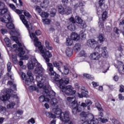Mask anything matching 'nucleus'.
Listing matches in <instances>:
<instances>
[{"instance_id": "obj_48", "label": "nucleus", "mask_w": 124, "mask_h": 124, "mask_svg": "<svg viewBox=\"0 0 124 124\" xmlns=\"http://www.w3.org/2000/svg\"><path fill=\"white\" fill-rule=\"evenodd\" d=\"M1 10L0 14L1 15H3V14H5V13H6L8 11L7 9L4 8H3V9H2V10Z\"/></svg>"}, {"instance_id": "obj_37", "label": "nucleus", "mask_w": 124, "mask_h": 124, "mask_svg": "<svg viewBox=\"0 0 124 124\" xmlns=\"http://www.w3.org/2000/svg\"><path fill=\"white\" fill-rule=\"evenodd\" d=\"M56 13H57V10H56V9H51L50 13V17H55V16H56Z\"/></svg>"}, {"instance_id": "obj_63", "label": "nucleus", "mask_w": 124, "mask_h": 124, "mask_svg": "<svg viewBox=\"0 0 124 124\" xmlns=\"http://www.w3.org/2000/svg\"><path fill=\"white\" fill-rule=\"evenodd\" d=\"M120 30L119 29H118V28L117 27H115L114 28V31L115 33H117V34H119V31Z\"/></svg>"}, {"instance_id": "obj_21", "label": "nucleus", "mask_w": 124, "mask_h": 124, "mask_svg": "<svg viewBox=\"0 0 124 124\" xmlns=\"http://www.w3.org/2000/svg\"><path fill=\"white\" fill-rule=\"evenodd\" d=\"M80 115L82 117L86 118L87 120L89 119L90 118H93V114L88 112H82L80 113Z\"/></svg>"}, {"instance_id": "obj_33", "label": "nucleus", "mask_w": 124, "mask_h": 124, "mask_svg": "<svg viewBox=\"0 0 124 124\" xmlns=\"http://www.w3.org/2000/svg\"><path fill=\"white\" fill-rule=\"evenodd\" d=\"M73 43V40L72 39H70L69 38L66 39V45L67 46H71Z\"/></svg>"}, {"instance_id": "obj_60", "label": "nucleus", "mask_w": 124, "mask_h": 124, "mask_svg": "<svg viewBox=\"0 0 124 124\" xmlns=\"http://www.w3.org/2000/svg\"><path fill=\"white\" fill-rule=\"evenodd\" d=\"M28 124H29V123H31V124H35V121L33 118H31L30 120L28 121Z\"/></svg>"}, {"instance_id": "obj_24", "label": "nucleus", "mask_w": 124, "mask_h": 124, "mask_svg": "<svg viewBox=\"0 0 124 124\" xmlns=\"http://www.w3.org/2000/svg\"><path fill=\"white\" fill-rule=\"evenodd\" d=\"M71 38L72 39V40H75V41H78L79 39H80V37L78 35V34L76 33H73L71 35Z\"/></svg>"}, {"instance_id": "obj_28", "label": "nucleus", "mask_w": 124, "mask_h": 124, "mask_svg": "<svg viewBox=\"0 0 124 124\" xmlns=\"http://www.w3.org/2000/svg\"><path fill=\"white\" fill-rule=\"evenodd\" d=\"M62 64V62H53V65L55 67H57L58 70L60 71V72H62V70L61 69V65Z\"/></svg>"}, {"instance_id": "obj_59", "label": "nucleus", "mask_w": 124, "mask_h": 124, "mask_svg": "<svg viewBox=\"0 0 124 124\" xmlns=\"http://www.w3.org/2000/svg\"><path fill=\"white\" fill-rule=\"evenodd\" d=\"M85 55H86V52H85L84 50H81L79 53L80 57H83V56H85Z\"/></svg>"}, {"instance_id": "obj_4", "label": "nucleus", "mask_w": 124, "mask_h": 124, "mask_svg": "<svg viewBox=\"0 0 124 124\" xmlns=\"http://www.w3.org/2000/svg\"><path fill=\"white\" fill-rule=\"evenodd\" d=\"M45 83L46 82L44 83V86L42 87V88H39L43 89L44 91L43 92V94H44L45 96H47L48 98H50V99H51V98H53V96H55V95H56V93H55V92H54L53 91H49V90L47 89V87L49 86V83H48L47 85V84H45Z\"/></svg>"}, {"instance_id": "obj_49", "label": "nucleus", "mask_w": 124, "mask_h": 124, "mask_svg": "<svg viewBox=\"0 0 124 124\" xmlns=\"http://www.w3.org/2000/svg\"><path fill=\"white\" fill-rule=\"evenodd\" d=\"M12 58L14 63H15L16 64V63H17V58L16 57V56L13 55Z\"/></svg>"}, {"instance_id": "obj_8", "label": "nucleus", "mask_w": 124, "mask_h": 124, "mask_svg": "<svg viewBox=\"0 0 124 124\" xmlns=\"http://www.w3.org/2000/svg\"><path fill=\"white\" fill-rule=\"evenodd\" d=\"M87 45L89 47H91L93 49L95 48V50H98L99 52L100 51V46H97V42L93 39H91L87 41Z\"/></svg>"}, {"instance_id": "obj_12", "label": "nucleus", "mask_w": 124, "mask_h": 124, "mask_svg": "<svg viewBox=\"0 0 124 124\" xmlns=\"http://www.w3.org/2000/svg\"><path fill=\"white\" fill-rule=\"evenodd\" d=\"M35 61H37L34 57L32 56L31 57V61L29 62V63L28 64V67L29 69H33L34 67H36L35 66Z\"/></svg>"}, {"instance_id": "obj_10", "label": "nucleus", "mask_w": 124, "mask_h": 124, "mask_svg": "<svg viewBox=\"0 0 124 124\" xmlns=\"http://www.w3.org/2000/svg\"><path fill=\"white\" fill-rule=\"evenodd\" d=\"M75 24H76L75 20L74 18L71 17L69 18V22L68 23L69 26L68 29L71 31H74L76 30V27H75Z\"/></svg>"}, {"instance_id": "obj_19", "label": "nucleus", "mask_w": 124, "mask_h": 124, "mask_svg": "<svg viewBox=\"0 0 124 124\" xmlns=\"http://www.w3.org/2000/svg\"><path fill=\"white\" fill-rule=\"evenodd\" d=\"M39 100L40 102H49L50 101V98L47 96H45L44 94L39 97Z\"/></svg>"}, {"instance_id": "obj_50", "label": "nucleus", "mask_w": 124, "mask_h": 124, "mask_svg": "<svg viewBox=\"0 0 124 124\" xmlns=\"http://www.w3.org/2000/svg\"><path fill=\"white\" fill-rule=\"evenodd\" d=\"M99 120H100V121H101V123H103V124L107 123V122H108V119L105 118H99Z\"/></svg>"}, {"instance_id": "obj_64", "label": "nucleus", "mask_w": 124, "mask_h": 124, "mask_svg": "<svg viewBox=\"0 0 124 124\" xmlns=\"http://www.w3.org/2000/svg\"><path fill=\"white\" fill-rule=\"evenodd\" d=\"M62 2L63 4L65 5L67 4L69 2V1L68 0H62Z\"/></svg>"}, {"instance_id": "obj_7", "label": "nucleus", "mask_w": 124, "mask_h": 124, "mask_svg": "<svg viewBox=\"0 0 124 124\" xmlns=\"http://www.w3.org/2000/svg\"><path fill=\"white\" fill-rule=\"evenodd\" d=\"M47 68L49 69L50 73L49 74L53 78L54 81H59L60 80V76L54 71V68L53 64L51 63H47Z\"/></svg>"}, {"instance_id": "obj_29", "label": "nucleus", "mask_w": 124, "mask_h": 124, "mask_svg": "<svg viewBox=\"0 0 124 124\" xmlns=\"http://www.w3.org/2000/svg\"><path fill=\"white\" fill-rule=\"evenodd\" d=\"M74 51L77 53L78 51L81 50V44H76L73 47Z\"/></svg>"}, {"instance_id": "obj_23", "label": "nucleus", "mask_w": 124, "mask_h": 124, "mask_svg": "<svg viewBox=\"0 0 124 124\" xmlns=\"http://www.w3.org/2000/svg\"><path fill=\"white\" fill-rule=\"evenodd\" d=\"M49 0H43L41 3L40 5L42 8H46L49 5Z\"/></svg>"}, {"instance_id": "obj_40", "label": "nucleus", "mask_w": 124, "mask_h": 124, "mask_svg": "<svg viewBox=\"0 0 124 124\" xmlns=\"http://www.w3.org/2000/svg\"><path fill=\"white\" fill-rule=\"evenodd\" d=\"M99 40L100 43H102L104 40H105V38H104V35L102 34H100L99 35Z\"/></svg>"}, {"instance_id": "obj_14", "label": "nucleus", "mask_w": 124, "mask_h": 124, "mask_svg": "<svg viewBox=\"0 0 124 124\" xmlns=\"http://www.w3.org/2000/svg\"><path fill=\"white\" fill-rule=\"evenodd\" d=\"M74 20L76 23L80 25L81 29L86 28V24L83 23V20H82L81 17H79V16H76Z\"/></svg>"}, {"instance_id": "obj_2", "label": "nucleus", "mask_w": 124, "mask_h": 124, "mask_svg": "<svg viewBox=\"0 0 124 124\" xmlns=\"http://www.w3.org/2000/svg\"><path fill=\"white\" fill-rule=\"evenodd\" d=\"M55 81L59 82L61 91L62 93H65L67 95H73L76 93V91L73 90V88L71 85H66L69 84V78H66L63 79L59 78L58 81Z\"/></svg>"}, {"instance_id": "obj_13", "label": "nucleus", "mask_w": 124, "mask_h": 124, "mask_svg": "<svg viewBox=\"0 0 124 124\" xmlns=\"http://www.w3.org/2000/svg\"><path fill=\"white\" fill-rule=\"evenodd\" d=\"M45 51V53H42L43 54L42 55L43 58L46 60V62H50V59L49 58H51L52 57V54L50 53L48 50H46V49H44Z\"/></svg>"}, {"instance_id": "obj_55", "label": "nucleus", "mask_w": 124, "mask_h": 124, "mask_svg": "<svg viewBox=\"0 0 124 124\" xmlns=\"http://www.w3.org/2000/svg\"><path fill=\"white\" fill-rule=\"evenodd\" d=\"M105 2V0H99V5L100 6H102L103 5V4Z\"/></svg>"}, {"instance_id": "obj_17", "label": "nucleus", "mask_w": 124, "mask_h": 124, "mask_svg": "<svg viewBox=\"0 0 124 124\" xmlns=\"http://www.w3.org/2000/svg\"><path fill=\"white\" fill-rule=\"evenodd\" d=\"M34 45L36 47H38L39 51L41 54H44L45 53V50L43 49V46L41 45V42H36L34 43Z\"/></svg>"}, {"instance_id": "obj_36", "label": "nucleus", "mask_w": 124, "mask_h": 124, "mask_svg": "<svg viewBox=\"0 0 124 124\" xmlns=\"http://www.w3.org/2000/svg\"><path fill=\"white\" fill-rule=\"evenodd\" d=\"M4 41L5 42L7 47H10L11 46V43H10V39L8 38H5L4 39Z\"/></svg>"}, {"instance_id": "obj_22", "label": "nucleus", "mask_w": 124, "mask_h": 124, "mask_svg": "<svg viewBox=\"0 0 124 124\" xmlns=\"http://www.w3.org/2000/svg\"><path fill=\"white\" fill-rule=\"evenodd\" d=\"M77 94L80 98H83V97L88 98L89 96V95H88V91H82L81 94L77 93Z\"/></svg>"}, {"instance_id": "obj_30", "label": "nucleus", "mask_w": 124, "mask_h": 124, "mask_svg": "<svg viewBox=\"0 0 124 124\" xmlns=\"http://www.w3.org/2000/svg\"><path fill=\"white\" fill-rule=\"evenodd\" d=\"M10 96L9 94L7 93V94L3 95L0 97V99L2 101H6V100H8L9 99Z\"/></svg>"}, {"instance_id": "obj_31", "label": "nucleus", "mask_w": 124, "mask_h": 124, "mask_svg": "<svg viewBox=\"0 0 124 124\" xmlns=\"http://www.w3.org/2000/svg\"><path fill=\"white\" fill-rule=\"evenodd\" d=\"M63 73L65 74V75H68V73H69V69L68 68V66L67 65H64L63 66Z\"/></svg>"}, {"instance_id": "obj_9", "label": "nucleus", "mask_w": 124, "mask_h": 124, "mask_svg": "<svg viewBox=\"0 0 124 124\" xmlns=\"http://www.w3.org/2000/svg\"><path fill=\"white\" fill-rule=\"evenodd\" d=\"M58 12H59L60 14H62V15H63V14L68 15L71 13V8L69 7H66L64 8L62 5L58 6Z\"/></svg>"}, {"instance_id": "obj_5", "label": "nucleus", "mask_w": 124, "mask_h": 124, "mask_svg": "<svg viewBox=\"0 0 124 124\" xmlns=\"http://www.w3.org/2000/svg\"><path fill=\"white\" fill-rule=\"evenodd\" d=\"M1 21L3 23L7 24L6 27L8 29H10V30L14 29V24L12 23V19H11V17L9 14H6L5 16H3V18Z\"/></svg>"}, {"instance_id": "obj_16", "label": "nucleus", "mask_w": 124, "mask_h": 124, "mask_svg": "<svg viewBox=\"0 0 124 124\" xmlns=\"http://www.w3.org/2000/svg\"><path fill=\"white\" fill-rule=\"evenodd\" d=\"M90 58L93 61H98L100 59V54L97 52H93L90 55Z\"/></svg>"}, {"instance_id": "obj_54", "label": "nucleus", "mask_w": 124, "mask_h": 124, "mask_svg": "<svg viewBox=\"0 0 124 124\" xmlns=\"http://www.w3.org/2000/svg\"><path fill=\"white\" fill-rule=\"evenodd\" d=\"M6 111V108L0 106V112H5Z\"/></svg>"}, {"instance_id": "obj_11", "label": "nucleus", "mask_w": 124, "mask_h": 124, "mask_svg": "<svg viewBox=\"0 0 124 124\" xmlns=\"http://www.w3.org/2000/svg\"><path fill=\"white\" fill-rule=\"evenodd\" d=\"M18 51L19 52L18 56L19 57V58H21V60H28L29 59V56L28 55H25V51H24V49L22 47H19Z\"/></svg>"}, {"instance_id": "obj_20", "label": "nucleus", "mask_w": 124, "mask_h": 124, "mask_svg": "<svg viewBox=\"0 0 124 124\" xmlns=\"http://www.w3.org/2000/svg\"><path fill=\"white\" fill-rule=\"evenodd\" d=\"M102 50V52L101 55L103 58H107L108 57V52L107 51V47L106 46H104L101 47Z\"/></svg>"}, {"instance_id": "obj_51", "label": "nucleus", "mask_w": 124, "mask_h": 124, "mask_svg": "<svg viewBox=\"0 0 124 124\" xmlns=\"http://www.w3.org/2000/svg\"><path fill=\"white\" fill-rule=\"evenodd\" d=\"M35 10L37 11V12H38L39 14L41 13V9L40 7L38 6H35Z\"/></svg>"}, {"instance_id": "obj_41", "label": "nucleus", "mask_w": 124, "mask_h": 124, "mask_svg": "<svg viewBox=\"0 0 124 124\" xmlns=\"http://www.w3.org/2000/svg\"><path fill=\"white\" fill-rule=\"evenodd\" d=\"M27 78H30V79H31V80H34L33 77L32 76V73H31V72L28 71L27 72Z\"/></svg>"}, {"instance_id": "obj_47", "label": "nucleus", "mask_w": 124, "mask_h": 124, "mask_svg": "<svg viewBox=\"0 0 124 124\" xmlns=\"http://www.w3.org/2000/svg\"><path fill=\"white\" fill-rule=\"evenodd\" d=\"M12 67V64L10 62H9L7 64V70L8 72H10L11 71V68Z\"/></svg>"}, {"instance_id": "obj_53", "label": "nucleus", "mask_w": 124, "mask_h": 124, "mask_svg": "<svg viewBox=\"0 0 124 124\" xmlns=\"http://www.w3.org/2000/svg\"><path fill=\"white\" fill-rule=\"evenodd\" d=\"M80 37H81L83 39H86V37H87V35L84 33H80Z\"/></svg>"}, {"instance_id": "obj_34", "label": "nucleus", "mask_w": 124, "mask_h": 124, "mask_svg": "<svg viewBox=\"0 0 124 124\" xmlns=\"http://www.w3.org/2000/svg\"><path fill=\"white\" fill-rule=\"evenodd\" d=\"M67 100L70 103H72V102H75L76 101V97H68L67 98Z\"/></svg>"}, {"instance_id": "obj_25", "label": "nucleus", "mask_w": 124, "mask_h": 124, "mask_svg": "<svg viewBox=\"0 0 124 124\" xmlns=\"http://www.w3.org/2000/svg\"><path fill=\"white\" fill-rule=\"evenodd\" d=\"M92 104H93V102L91 101V100L87 99L85 100V103H82L80 106L85 108L88 106H91Z\"/></svg>"}, {"instance_id": "obj_61", "label": "nucleus", "mask_w": 124, "mask_h": 124, "mask_svg": "<svg viewBox=\"0 0 124 124\" xmlns=\"http://www.w3.org/2000/svg\"><path fill=\"white\" fill-rule=\"evenodd\" d=\"M83 76H84V77H86V78H87V79H91L92 77L90 75L87 74H84Z\"/></svg>"}, {"instance_id": "obj_26", "label": "nucleus", "mask_w": 124, "mask_h": 124, "mask_svg": "<svg viewBox=\"0 0 124 124\" xmlns=\"http://www.w3.org/2000/svg\"><path fill=\"white\" fill-rule=\"evenodd\" d=\"M19 17L23 23L26 26V27H27V28H28L29 25L28 24V21H27V19H25V16L21 15L19 16Z\"/></svg>"}, {"instance_id": "obj_42", "label": "nucleus", "mask_w": 124, "mask_h": 124, "mask_svg": "<svg viewBox=\"0 0 124 124\" xmlns=\"http://www.w3.org/2000/svg\"><path fill=\"white\" fill-rule=\"evenodd\" d=\"M40 15L43 18H47L49 16V14L46 12H43L41 13Z\"/></svg>"}, {"instance_id": "obj_46", "label": "nucleus", "mask_w": 124, "mask_h": 124, "mask_svg": "<svg viewBox=\"0 0 124 124\" xmlns=\"http://www.w3.org/2000/svg\"><path fill=\"white\" fill-rule=\"evenodd\" d=\"M45 44H46V48H47V49H48V50H52L53 49V48H52V47L50 46L49 42L46 41Z\"/></svg>"}, {"instance_id": "obj_57", "label": "nucleus", "mask_w": 124, "mask_h": 124, "mask_svg": "<svg viewBox=\"0 0 124 124\" xmlns=\"http://www.w3.org/2000/svg\"><path fill=\"white\" fill-rule=\"evenodd\" d=\"M119 92H120V93H124V85H121L120 86Z\"/></svg>"}, {"instance_id": "obj_43", "label": "nucleus", "mask_w": 124, "mask_h": 124, "mask_svg": "<svg viewBox=\"0 0 124 124\" xmlns=\"http://www.w3.org/2000/svg\"><path fill=\"white\" fill-rule=\"evenodd\" d=\"M22 11L23 12L22 13H24L25 16L26 17H28V18H31V14H30V13H29L26 10H22Z\"/></svg>"}, {"instance_id": "obj_15", "label": "nucleus", "mask_w": 124, "mask_h": 124, "mask_svg": "<svg viewBox=\"0 0 124 124\" xmlns=\"http://www.w3.org/2000/svg\"><path fill=\"white\" fill-rule=\"evenodd\" d=\"M101 68H103L105 71L103 72L104 73H106L107 70L109 69V65L108 63H107L105 61H100L99 62Z\"/></svg>"}, {"instance_id": "obj_38", "label": "nucleus", "mask_w": 124, "mask_h": 124, "mask_svg": "<svg viewBox=\"0 0 124 124\" xmlns=\"http://www.w3.org/2000/svg\"><path fill=\"white\" fill-rule=\"evenodd\" d=\"M29 89L30 90V91H31L32 92H33L34 91H35L36 92H37V93H38V92H39L38 88H37L35 86H30L29 87Z\"/></svg>"}, {"instance_id": "obj_39", "label": "nucleus", "mask_w": 124, "mask_h": 124, "mask_svg": "<svg viewBox=\"0 0 124 124\" xmlns=\"http://www.w3.org/2000/svg\"><path fill=\"white\" fill-rule=\"evenodd\" d=\"M15 105H16L15 102H12L7 106V108H8V109H9L10 108H11V109H13Z\"/></svg>"}, {"instance_id": "obj_45", "label": "nucleus", "mask_w": 124, "mask_h": 124, "mask_svg": "<svg viewBox=\"0 0 124 124\" xmlns=\"http://www.w3.org/2000/svg\"><path fill=\"white\" fill-rule=\"evenodd\" d=\"M107 18V12H104L102 16V19L103 21H104L106 20V18Z\"/></svg>"}, {"instance_id": "obj_1", "label": "nucleus", "mask_w": 124, "mask_h": 124, "mask_svg": "<svg viewBox=\"0 0 124 124\" xmlns=\"http://www.w3.org/2000/svg\"><path fill=\"white\" fill-rule=\"evenodd\" d=\"M35 61V65L36 68L34 70L35 74L39 75L36 77V80L37 82V86L39 88H42L44 86V83L48 85V81L47 80V78L43 75L44 73V69L42 67V66L37 62Z\"/></svg>"}, {"instance_id": "obj_56", "label": "nucleus", "mask_w": 124, "mask_h": 124, "mask_svg": "<svg viewBox=\"0 0 124 124\" xmlns=\"http://www.w3.org/2000/svg\"><path fill=\"white\" fill-rule=\"evenodd\" d=\"M10 39L11 40H13L14 41H17L18 40V38L16 36H12L10 37Z\"/></svg>"}, {"instance_id": "obj_62", "label": "nucleus", "mask_w": 124, "mask_h": 124, "mask_svg": "<svg viewBox=\"0 0 124 124\" xmlns=\"http://www.w3.org/2000/svg\"><path fill=\"white\" fill-rule=\"evenodd\" d=\"M74 9L76 10V9L79 8L80 7V6L79 5V4L76 3L75 5H74Z\"/></svg>"}, {"instance_id": "obj_44", "label": "nucleus", "mask_w": 124, "mask_h": 124, "mask_svg": "<svg viewBox=\"0 0 124 124\" xmlns=\"http://www.w3.org/2000/svg\"><path fill=\"white\" fill-rule=\"evenodd\" d=\"M95 106L96 108H97L98 110H99V111H102L103 110L102 108L101 107V105H100V104H99V103L98 102L96 103Z\"/></svg>"}, {"instance_id": "obj_18", "label": "nucleus", "mask_w": 124, "mask_h": 124, "mask_svg": "<svg viewBox=\"0 0 124 124\" xmlns=\"http://www.w3.org/2000/svg\"><path fill=\"white\" fill-rule=\"evenodd\" d=\"M88 120L89 124H98V120L94 118L93 115V117H90Z\"/></svg>"}, {"instance_id": "obj_58", "label": "nucleus", "mask_w": 124, "mask_h": 124, "mask_svg": "<svg viewBox=\"0 0 124 124\" xmlns=\"http://www.w3.org/2000/svg\"><path fill=\"white\" fill-rule=\"evenodd\" d=\"M4 8V3L0 1V10H2Z\"/></svg>"}, {"instance_id": "obj_3", "label": "nucleus", "mask_w": 124, "mask_h": 124, "mask_svg": "<svg viewBox=\"0 0 124 124\" xmlns=\"http://www.w3.org/2000/svg\"><path fill=\"white\" fill-rule=\"evenodd\" d=\"M54 111V114L56 116V117H60L61 121L64 123V124H67L71 121L70 117H69V112H62V110L60 109H55Z\"/></svg>"}, {"instance_id": "obj_6", "label": "nucleus", "mask_w": 124, "mask_h": 124, "mask_svg": "<svg viewBox=\"0 0 124 124\" xmlns=\"http://www.w3.org/2000/svg\"><path fill=\"white\" fill-rule=\"evenodd\" d=\"M69 105L71 108H73L72 113L74 115H77L78 113L82 112V108H81L80 106L78 104L77 101L70 103Z\"/></svg>"}, {"instance_id": "obj_35", "label": "nucleus", "mask_w": 124, "mask_h": 124, "mask_svg": "<svg viewBox=\"0 0 124 124\" xmlns=\"http://www.w3.org/2000/svg\"><path fill=\"white\" fill-rule=\"evenodd\" d=\"M32 81H33V80H31V79H30L29 78H27L25 79V84L27 86H29V85H31V84L32 83Z\"/></svg>"}, {"instance_id": "obj_52", "label": "nucleus", "mask_w": 124, "mask_h": 124, "mask_svg": "<svg viewBox=\"0 0 124 124\" xmlns=\"http://www.w3.org/2000/svg\"><path fill=\"white\" fill-rule=\"evenodd\" d=\"M32 36L34 38V43L38 42V38L35 36L34 33H32Z\"/></svg>"}, {"instance_id": "obj_27", "label": "nucleus", "mask_w": 124, "mask_h": 124, "mask_svg": "<svg viewBox=\"0 0 124 124\" xmlns=\"http://www.w3.org/2000/svg\"><path fill=\"white\" fill-rule=\"evenodd\" d=\"M65 53L67 57H71L72 54H73V50L69 47H67L65 50Z\"/></svg>"}, {"instance_id": "obj_32", "label": "nucleus", "mask_w": 124, "mask_h": 124, "mask_svg": "<svg viewBox=\"0 0 124 124\" xmlns=\"http://www.w3.org/2000/svg\"><path fill=\"white\" fill-rule=\"evenodd\" d=\"M49 100H50V104L51 105H52V106L56 105L58 102V99L56 98H53V97L51 99H50L49 98Z\"/></svg>"}]
</instances>
